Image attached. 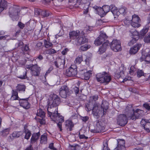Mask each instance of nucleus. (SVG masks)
<instances>
[{"label":"nucleus","instance_id":"nucleus-60","mask_svg":"<svg viewBox=\"0 0 150 150\" xmlns=\"http://www.w3.org/2000/svg\"><path fill=\"white\" fill-rule=\"evenodd\" d=\"M89 117L88 116H81V119L84 122H86L88 119Z\"/></svg>","mask_w":150,"mask_h":150},{"label":"nucleus","instance_id":"nucleus-45","mask_svg":"<svg viewBox=\"0 0 150 150\" xmlns=\"http://www.w3.org/2000/svg\"><path fill=\"white\" fill-rule=\"evenodd\" d=\"M9 133V130L8 129H4L0 132V134L3 136H6Z\"/></svg>","mask_w":150,"mask_h":150},{"label":"nucleus","instance_id":"nucleus-35","mask_svg":"<svg viewBox=\"0 0 150 150\" xmlns=\"http://www.w3.org/2000/svg\"><path fill=\"white\" fill-rule=\"evenodd\" d=\"M37 115L41 117H44L45 116V113L42 109H40L37 111Z\"/></svg>","mask_w":150,"mask_h":150},{"label":"nucleus","instance_id":"nucleus-64","mask_svg":"<svg viewBox=\"0 0 150 150\" xmlns=\"http://www.w3.org/2000/svg\"><path fill=\"white\" fill-rule=\"evenodd\" d=\"M88 47L86 45H83L81 47L80 50L83 51H86L88 49Z\"/></svg>","mask_w":150,"mask_h":150},{"label":"nucleus","instance_id":"nucleus-50","mask_svg":"<svg viewBox=\"0 0 150 150\" xmlns=\"http://www.w3.org/2000/svg\"><path fill=\"white\" fill-rule=\"evenodd\" d=\"M150 104L147 103H145L143 105V107L148 111L150 110Z\"/></svg>","mask_w":150,"mask_h":150},{"label":"nucleus","instance_id":"nucleus-20","mask_svg":"<svg viewBox=\"0 0 150 150\" xmlns=\"http://www.w3.org/2000/svg\"><path fill=\"white\" fill-rule=\"evenodd\" d=\"M93 8L95 10V12L100 16L101 17H103L106 15L102 8L95 6L93 7Z\"/></svg>","mask_w":150,"mask_h":150},{"label":"nucleus","instance_id":"nucleus-27","mask_svg":"<svg viewBox=\"0 0 150 150\" xmlns=\"http://www.w3.org/2000/svg\"><path fill=\"white\" fill-rule=\"evenodd\" d=\"M111 11L114 16H117L118 14V10L114 5L112 4L110 6Z\"/></svg>","mask_w":150,"mask_h":150},{"label":"nucleus","instance_id":"nucleus-44","mask_svg":"<svg viewBox=\"0 0 150 150\" xmlns=\"http://www.w3.org/2000/svg\"><path fill=\"white\" fill-rule=\"evenodd\" d=\"M41 15L44 17H47L50 15V12L47 11L43 10L41 12Z\"/></svg>","mask_w":150,"mask_h":150},{"label":"nucleus","instance_id":"nucleus-4","mask_svg":"<svg viewBox=\"0 0 150 150\" xmlns=\"http://www.w3.org/2000/svg\"><path fill=\"white\" fill-rule=\"evenodd\" d=\"M20 7L16 6L11 7L9 9V16L13 21L17 20L20 14Z\"/></svg>","mask_w":150,"mask_h":150},{"label":"nucleus","instance_id":"nucleus-51","mask_svg":"<svg viewBox=\"0 0 150 150\" xmlns=\"http://www.w3.org/2000/svg\"><path fill=\"white\" fill-rule=\"evenodd\" d=\"M126 8L125 7H122L120 8L118 10V14L119 13L120 14H124L126 13Z\"/></svg>","mask_w":150,"mask_h":150},{"label":"nucleus","instance_id":"nucleus-41","mask_svg":"<svg viewBox=\"0 0 150 150\" xmlns=\"http://www.w3.org/2000/svg\"><path fill=\"white\" fill-rule=\"evenodd\" d=\"M103 150H110L109 148L108 147V142L107 140H104L103 142Z\"/></svg>","mask_w":150,"mask_h":150},{"label":"nucleus","instance_id":"nucleus-43","mask_svg":"<svg viewBox=\"0 0 150 150\" xmlns=\"http://www.w3.org/2000/svg\"><path fill=\"white\" fill-rule=\"evenodd\" d=\"M144 129L147 132H150V120H149L148 121V122L146 123Z\"/></svg>","mask_w":150,"mask_h":150},{"label":"nucleus","instance_id":"nucleus-34","mask_svg":"<svg viewBox=\"0 0 150 150\" xmlns=\"http://www.w3.org/2000/svg\"><path fill=\"white\" fill-rule=\"evenodd\" d=\"M149 30V28L148 27H144L140 32L139 35L141 36H144L148 32Z\"/></svg>","mask_w":150,"mask_h":150},{"label":"nucleus","instance_id":"nucleus-29","mask_svg":"<svg viewBox=\"0 0 150 150\" xmlns=\"http://www.w3.org/2000/svg\"><path fill=\"white\" fill-rule=\"evenodd\" d=\"M79 30L73 31L69 33L70 38L71 39H76L77 36L79 35Z\"/></svg>","mask_w":150,"mask_h":150},{"label":"nucleus","instance_id":"nucleus-56","mask_svg":"<svg viewBox=\"0 0 150 150\" xmlns=\"http://www.w3.org/2000/svg\"><path fill=\"white\" fill-rule=\"evenodd\" d=\"M78 87L75 86L73 88V90L74 92L75 93L76 95H77V94H78L79 92V86L78 85Z\"/></svg>","mask_w":150,"mask_h":150},{"label":"nucleus","instance_id":"nucleus-22","mask_svg":"<svg viewBox=\"0 0 150 150\" xmlns=\"http://www.w3.org/2000/svg\"><path fill=\"white\" fill-rule=\"evenodd\" d=\"M124 140L120 139L117 141V146L114 150H125Z\"/></svg>","mask_w":150,"mask_h":150},{"label":"nucleus","instance_id":"nucleus-6","mask_svg":"<svg viewBox=\"0 0 150 150\" xmlns=\"http://www.w3.org/2000/svg\"><path fill=\"white\" fill-rule=\"evenodd\" d=\"M108 103L106 101H103L100 105L98 104V107L97 113L99 117L101 115L102 116L106 114V111L108 108Z\"/></svg>","mask_w":150,"mask_h":150},{"label":"nucleus","instance_id":"nucleus-62","mask_svg":"<svg viewBox=\"0 0 150 150\" xmlns=\"http://www.w3.org/2000/svg\"><path fill=\"white\" fill-rule=\"evenodd\" d=\"M34 64H31L30 65H26L25 66V67L27 69H28L31 70V71L32 70V68H33V67L34 66Z\"/></svg>","mask_w":150,"mask_h":150},{"label":"nucleus","instance_id":"nucleus-21","mask_svg":"<svg viewBox=\"0 0 150 150\" xmlns=\"http://www.w3.org/2000/svg\"><path fill=\"white\" fill-rule=\"evenodd\" d=\"M109 43L108 40H106L102 45L100 46L99 48V50L98 52L99 54H101L105 52L106 49L109 47Z\"/></svg>","mask_w":150,"mask_h":150},{"label":"nucleus","instance_id":"nucleus-28","mask_svg":"<svg viewBox=\"0 0 150 150\" xmlns=\"http://www.w3.org/2000/svg\"><path fill=\"white\" fill-rule=\"evenodd\" d=\"M12 95L11 98V100H19L20 99L18 96V93L17 91L14 90H12Z\"/></svg>","mask_w":150,"mask_h":150},{"label":"nucleus","instance_id":"nucleus-17","mask_svg":"<svg viewBox=\"0 0 150 150\" xmlns=\"http://www.w3.org/2000/svg\"><path fill=\"white\" fill-rule=\"evenodd\" d=\"M28 98H28L25 99H21L19 100V103L20 106L26 109H28L30 106V104L28 101Z\"/></svg>","mask_w":150,"mask_h":150},{"label":"nucleus","instance_id":"nucleus-24","mask_svg":"<svg viewBox=\"0 0 150 150\" xmlns=\"http://www.w3.org/2000/svg\"><path fill=\"white\" fill-rule=\"evenodd\" d=\"M40 135V132L37 133H33L30 139L31 144H33L37 142Z\"/></svg>","mask_w":150,"mask_h":150},{"label":"nucleus","instance_id":"nucleus-8","mask_svg":"<svg viewBox=\"0 0 150 150\" xmlns=\"http://www.w3.org/2000/svg\"><path fill=\"white\" fill-rule=\"evenodd\" d=\"M77 67L76 64H72L66 70V75L70 77L76 76L77 74Z\"/></svg>","mask_w":150,"mask_h":150},{"label":"nucleus","instance_id":"nucleus-46","mask_svg":"<svg viewBox=\"0 0 150 150\" xmlns=\"http://www.w3.org/2000/svg\"><path fill=\"white\" fill-rule=\"evenodd\" d=\"M82 61V57L81 56H78L75 59V62L76 63L80 64Z\"/></svg>","mask_w":150,"mask_h":150},{"label":"nucleus","instance_id":"nucleus-18","mask_svg":"<svg viewBox=\"0 0 150 150\" xmlns=\"http://www.w3.org/2000/svg\"><path fill=\"white\" fill-rule=\"evenodd\" d=\"M60 96L62 98H66L67 96V93L68 91V88L66 85L62 86L59 90Z\"/></svg>","mask_w":150,"mask_h":150},{"label":"nucleus","instance_id":"nucleus-59","mask_svg":"<svg viewBox=\"0 0 150 150\" xmlns=\"http://www.w3.org/2000/svg\"><path fill=\"white\" fill-rule=\"evenodd\" d=\"M49 148L52 150H57V149L54 147V143H51L49 144Z\"/></svg>","mask_w":150,"mask_h":150},{"label":"nucleus","instance_id":"nucleus-47","mask_svg":"<svg viewBox=\"0 0 150 150\" xmlns=\"http://www.w3.org/2000/svg\"><path fill=\"white\" fill-rule=\"evenodd\" d=\"M137 76L138 77H140L144 75V73L143 71L142 70L138 69L137 72Z\"/></svg>","mask_w":150,"mask_h":150},{"label":"nucleus","instance_id":"nucleus-5","mask_svg":"<svg viewBox=\"0 0 150 150\" xmlns=\"http://www.w3.org/2000/svg\"><path fill=\"white\" fill-rule=\"evenodd\" d=\"M98 103L89 102L86 104V110L87 111L91 110L93 111V114L94 116L97 117L98 116L97 111L98 109Z\"/></svg>","mask_w":150,"mask_h":150},{"label":"nucleus","instance_id":"nucleus-9","mask_svg":"<svg viewBox=\"0 0 150 150\" xmlns=\"http://www.w3.org/2000/svg\"><path fill=\"white\" fill-rule=\"evenodd\" d=\"M109 46H110L111 49L114 52H117L121 50L120 41L117 40H113L111 44L109 43Z\"/></svg>","mask_w":150,"mask_h":150},{"label":"nucleus","instance_id":"nucleus-37","mask_svg":"<svg viewBox=\"0 0 150 150\" xmlns=\"http://www.w3.org/2000/svg\"><path fill=\"white\" fill-rule=\"evenodd\" d=\"M132 32V37L134 38L136 40H138L139 38V33L137 31L135 30L134 32L131 31Z\"/></svg>","mask_w":150,"mask_h":150},{"label":"nucleus","instance_id":"nucleus-38","mask_svg":"<svg viewBox=\"0 0 150 150\" xmlns=\"http://www.w3.org/2000/svg\"><path fill=\"white\" fill-rule=\"evenodd\" d=\"M57 51L53 49H50L45 50V52L46 54H52L56 53Z\"/></svg>","mask_w":150,"mask_h":150},{"label":"nucleus","instance_id":"nucleus-63","mask_svg":"<svg viewBox=\"0 0 150 150\" xmlns=\"http://www.w3.org/2000/svg\"><path fill=\"white\" fill-rule=\"evenodd\" d=\"M18 26L21 29H23L25 26L24 24H23L21 22H19L18 24Z\"/></svg>","mask_w":150,"mask_h":150},{"label":"nucleus","instance_id":"nucleus-54","mask_svg":"<svg viewBox=\"0 0 150 150\" xmlns=\"http://www.w3.org/2000/svg\"><path fill=\"white\" fill-rule=\"evenodd\" d=\"M98 96L97 95H95V96H91L90 97V100H93L94 101V103H95V101L97 100L98 99Z\"/></svg>","mask_w":150,"mask_h":150},{"label":"nucleus","instance_id":"nucleus-55","mask_svg":"<svg viewBox=\"0 0 150 150\" xmlns=\"http://www.w3.org/2000/svg\"><path fill=\"white\" fill-rule=\"evenodd\" d=\"M78 114L76 113H73L72 116L70 118L71 120L76 119L77 120Z\"/></svg>","mask_w":150,"mask_h":150},{"label":"nucleus","instance_id":"nucleus-16","mask_svg":"<svg viewBox=\"0 0 150 150\" xmlns=\"http://www.w3.org/2000/svg\"><path fill=\"white\" fill-rule=\"evenodd\" d=\"M124 66L122 65L115 74L114 77L115 79H118L121 77L124 76Z\"/></svg>","mask_w":150,"mask_h":150},{"label":"nucleus","instance_id":"nucleus-15","mask_svg":"<svg viewBox=\"0 0 150 150\" xmlns=\"http://www.w3.org/2000/svg\"><path fill=\"white\" fill-rule=\"evenodd\" d=\"M88 39L84 36H79L73 42V43L79 46L87 42Z\"/></svg>","mask_w":150,"mask_h":150},{"label":"nucleus","instance_id":"nucleus-48","mask_svg":"<svg viewBox=\"0 0 150 150\" xmlns=\"http://www.w3.org/2000/svg\"><path fill=\"white\" fill-rule=\"evenodd\" d=\"M149 120L142 119L140 122V124L142 125L143 127L144 128L146 123L148 122Z\"/></svg>","mask_w":150,"mask_h":150},{"label":"nucleus","instance_id":"nucleus-32","mask_svg":"<svg viewBox=\"0 0 150 150\" xmlns=\"http://www.w3.org/2000/svg\"><path fill=\"white\" fill-rule=\"evenodd\" d=\"M23 134V133L22 131H15L13 133L12 135L13 137L15 138H17L19 137Z\"/></svg>","mask_w":150,"mask_h":150},{"label":"nucleus","instance_id":"nucleus-30","mask_svg":"<svg viewBox=\"0 0 150 150\" xmlns=\"http://www.w3.org/2000/svg\"><path fill=\"white\" fill-rule=\"evenodd\" d=\"M24 131L25 134L24 137L27 140L29 139L31 135V131L26 128L25 126L24 127Z\"/></svg>","mask_w":150,"mask_h":150},{"label":"nucleus","instance_id":"nucleus-52","mask_svg":"<svg viewBox=\"0 0 150 150\" xmlns=\"http://www.w3.org/2000/svg\"><path fill=\"white\" fill-rule=\"evenodd\" d=\"M132 38V40L130 41L128 43V45L129 46H131L132 45H133L134 43L136 42V41H137L138 40H136L134 39V38L133 37Z\"/></svg>","mask_w":150,"mask_h":150},{"label":"nucleus","instance_id":"nucleus-49","mask_svg":"<svg viewBox=\"0 0 150 150\" xmlns=\"http://www.w3.org/2000/svg\"><path fill=\"white\" fill-rule=\"evenodd\" d=\"M145 56V61L146 62L150 63V50Z\"/></svg>","mask_w":150,"mask_h":150},{"label":"nucleus","instance_id":"nucleus-57","mask_svg":"<svg viewBox=\"0 0 150 150\" xmlns=\"http://www.w3.org/2000/svg\"><path fill=\"white\" fill-rule=\"evenodd\" d=\"M29 46L27 45H25L22 48V50L24 52L28 51L29 50Z\"/></svg>","mask_w":150,"mask_h":150},{"label":"nucleus","instance_id":"nucleus-14","mask_svg":"<svg viewBox=\"0 0 150 150\" xmlns=\"http://www.w3.org/2000/svg\"><path fill=\"white\" fill-rule=\"evenodd\" d=\"M140 21L141 20L139 17L136 15H134L132 16L131 25L134 28L139 27L141 25L140 24Z\"/></svg>","mask_w":150,"mask_h":150},{"label":"nucleus","instance_id":"nucleus-13","mask_svg":"<svg viewBox=\"0 0 150 150\" xmlns=\"http://www.w3.org/2000/svg\"><path fill=\"white\" fill-rule=\"evenodd\" d=\"M54 64L57 68L62 69L64 68L65 64V59L64 58H60L57 59L53 62Z\"/></svg>","mask_w":150,"mask_h":150},{"label":"nucleus","instance_id":"nucleus-11","mask_svg":"<svg viewBox=\"0 0 150 150\" xmlns=\"http://www.w3.org/2000/svg\"><path fill=\"white\" fill-rule=\"evenodd\" d=\"M117 124L120 126H124L127 123L126 116L125 114H120L117 118Z\"/></svg>","mask_w":150,"mask_h":150},{"label":"nucleus","instance_id":"nucleus-7","mask_svg":"<svg viewBox=\"0 0 150 150\" xmlns=\"http://www.w3.org/2000/svg\"><path fill=\"white\" fill-rule=\"evenodd\" d=\"M48 112V116L50 117L52 121L54 122H62L64 121V117L60 115L59 113L58 112V110L57 111L50 113Z\"/></svg>","mask_w":150,"mask_h":150},{"label":"nucleus","instance_id":"nucleus-25","mask_svg":"<svg viewBox=\"0 0 150 150\" xmlns=\"http://www.w3.org/2000/svg\"><path fill=\"white\" fill-rule=\"evenodd\" d=\"M66 128L68 131H71L72 130V128L74 126V124L71 120H67L65 124Z\"/></svg>","mask_w":150,"mask_h":150},{"label":"nucleus","instance_id":"nucleus-61","mask_svg":"<svg viewBox=\"0 0 150 150\" xmlns=\"http://www.w3.org/2000/svg\"><path fill=\"white\" fill-rule=\"evenodd\" d=\"M69 50V49L67 48H65L64 50L62 51V54L63 55H66Z\"/></svg>","mask_w":150,"mask_h":150},{"label":"nucleus","instance_id":"nucleus-3","mask_svg":"<svg viewBox=\"0 0 150 150\" xmlns=\"http://www.w3.org/2000/svg\"><path fill=\"white\" fill-rule=\"evenodd\" d=\"M96 79L98 82L106 84L111 80V76L105 71L97 73L96 75Z\"/></svg>","mask_w":150,"mask_h":150},{"label":"nucleus","instance_id":"nucleus-1","mask_svg":"<svg viewBox=\"0 0 150 150\" xmlns=\"http://www.w3.org/2000/svg\"><path fill=\"white\" fill-rule=\"evenodd\" d=\"M60 102V98L58 96L55 94L51 95L48 101L47 112L51 114L50 113L57 111Z\"/></svg>","mask_w":150,"mask_h":150},{"label":"nucleus","instance_id":"nucleus-31","mask_svg":"<svg viewBox=\"0 0 150 150\" xmlns=\"http://www.w3.org/2000/svg\"><path fill=\"white\" fill-rule=\"evenodd\" d=\"M16 89L18 92L24 91L25 89V86L24 85L19 84L16 87Z\"/></svg>","mask_w":150,"mask_h":150},{"label":"nucleus","instance_id":"nucleus-58","mask_svg":"<svg viewBox=\"0 0 150 150\" xmlns=\"http://www.w3.org/2000/svg\"><path fill=\"white\" fill-rule=\"evenodd\" d=\"M43 57L40 54L37 56V57L35 59V60L37 61H39L43 60Z\"/></svg>","mask_w":150,"mask_h":150},{"label":"nucleus","instance_id":"nucleus-39","mask_svg":"<svg viewBox=\"0 0 150 150\" xmlns=\"http://www.w3.org/2000/svg\"><path fill=\"white\" fill-rule=\"evenodd\" d=\"M44 45L45 47L46 48H49L52 45V44L50 42L47 41L45 40H44Z\"/></svg>","mask_w":150,"mask_h":150},{"label":"nucleus","instance_id":"nucleus-12","mask_svg":"<svg viewBox=\"0 0 150 150\" xmlns=\"http://www.w3.org/2000/svg\"><path fill=\"white\" fill-rule=\"evenodd\" d=\"M108 37L105 33L101 32V34L94 41V43L96 45H99L102 44Z\"/></svg>","mask_w":150,"mask_h":150},{"label":"nucleus","instance_id":"nucleus-53","mask_svg":"<svg viewBox=\"0 0 150 150\" xmlns=\"http://www.w3.org/2000/svg\"><path fill=\"white\" fill-rule=\"evenodd\" d=\"M17 77L21 79H27L28 77L27 76V72L25 71L23 75H21Z\"/></svg>","mask_w":150,"mask_h":150},{"label":"nucleus","instance_id":"nucleus-40","mask_svg":"<svg viewBox=\"0 0 150 150\" xmlns=\"http://www.w3.org/2000/svg\"><path fill=\"white\" fill-rule=\"evenodd\" d=\"M102 8L106 14L110 11V6L108 5H104L102 6Z\"/></svg>","mask_w":150,"mask_h":150},{"label":"nucleus","instance_id":"nucleus-23","mask_svg":"<svg viewBox=\"0 0 150 150\" xmlns=\"http://www.w3.org/2000/svg\"><path fill=\"white\" fill-rule=\"evenodd\" d=\"M142 46V45L140 44H136L133 47L130 48L129 52L131 54H136L137 52Z\"/></svg>","mask_w":150,"mask_h":150},{"label":"nucleus","instance_id":"nucleus-42","mask_svg":"<svg viewBox=\"0 0 150 150\" xmlns=\"http://www.w3.org/2000/svg\"><path fill=\"white\" fill-rule=\"evenodd\" d=\"M144 40L146 43H150V32L148 33L145 36Z\"/></svg>","mask_w":150,"mask_h":150},{"label":"nucleus","instance_id":"nucleus-26","mask_svg":"<svg viewBox=\"0 0 150 150\" xmlns=\"http://www.w3.org/2000/svg\"><path fill=\"white\" fill-rule=\"evenodd\" d=\"M7 6V2L4 0H1L0 1V13L3 10L6 9Z\"/></svg>","mask_w":150,"mask_h":150},{"label":"nucleus","instance_id":"nucleus-10","mask_svg":"<svg viewBox=\"0 0 150 150\" xmlns=\"http://www.w3.org/2000/svg\"><path fill=\"white\" fill-rule=\"evenodd\" d=\"M96 125L95 129L91 131L93 133H99L103 131L104 129L103 123L99 120H97L95 122Z\"/></svg>","mask_w":150,"mask_h":150},{"label":"nucleus","instance_id":"nucleus-36","mask_svg":"<svg viewBox=\"0 0 150 150\" xmlns=\"http://www.w3.org/2000/svg\"><path fill=\"white\" fill-rule=\"evenodd\" d=\"M40 143H46L47 140V137L46 134H44L42 135L40 137Z\"/></svg>","mask_w":150,"mask_h":150},{"label":"nucleus","instance_id":"nucleus-19","mask_svg":"<svg viewBox=\"0 0 150 150\" xmlns=\"http://www.w3.org/2000/svg\"><path fill=\"white\" fill-rule=\"evenodd\" d=\"M41 71L40 68L37 64L34 65L31 71V73L32 76H39Z\"/></svg>","mask_w":150,"mask_h":150},{"label":"nucleus","instance_id":"nucleus-33","mask_svg":"<svg viewBox=\"0 0 150 150\" xmlns=\"http://www.w3.org/2000/svg\"><path fill=\"white\" fill-rule=\"evenodd\" d=\"M92 75L91 71H86L84 73V79L85 80H87L89 79L91 76Z\"/></svg>","mask_w":150,"mask_h":150},{"label":"nucleus","instance_id":"nucleus-2","mask_svg":"<svg viewBox=\"0 0 150 150\" xmlns=\"http://www.w3.org/2000/svg\"><path fill=\"white\" fill-rule=\"evenodd\" d=\"M125 110L128 118L133 120L140 119L144 115L143 110L139 109L134 110L132 106H127Z\"/></svg>","mask_w":150,"mask_h":150}]
</instances>
